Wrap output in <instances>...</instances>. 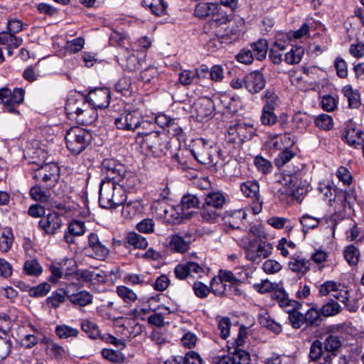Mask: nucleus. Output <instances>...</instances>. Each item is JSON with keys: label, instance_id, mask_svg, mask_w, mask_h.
Instances as JSON below:
<instances>
[{"label": "nucleus", "instance_id": "49", "mask_svg": "<svg viewBox=\"0 0 364 364\" xmlns=\"http://www.w3.org/2000/svg\"><path fill=\"white\" fill-rule=\"evenodd\" d=\"M233 21L235 23V26H232L229 38H232V41H236L245 33V21L239 16L234 17Z\"/></svg>", "mask_w": 364, "mask_h": 364}, {"label": "nucleus", "instance_id": "18", "mask_svg": "<svg viewBox=\"0 0 364 364\" xmlns=\"http://www.w3.org/2000/svg\"><path fill=\"white\" fill-rule=\"evenodd\" d=\"M265 79L262 73L255 70L248 73L245 77V86L250 93H257L265 87Z\"/></svg>", "mask_w": 364, "mask_h": 364}, {"label": "nucleus", "instance_id": "44", "mask_svg": "<svg viewBox=\"0 0 364 364\" xmlns=\"http://www.w3.org/2000/svg\"><path fill=\"white\" fill-rule=\"evenodd\" d=\"M321 309L318 311L315 306L310 308L304 314L305 323L306 326H319L321 322Z\"/></svg>", "mask_w": 364, "mask_h": 364}, {"label": "nucleus", "instance_id": "11", "mask_svg": "<svg viewBox=\"0 0 364 364\" xmlns=\"http://www.w3.org/2000/svg\"><path fill=\"white\" fill-rule=\"evenodd\" d=\"M114 123L117 129L122 130L134 131L139 127H154V124L143 120L141 114L137 111L121 114L114 119Z\"/></svg>", "mask_w": 364, "mask_h": 364}, {"label": "nucleus", "instance_id": "48", "mask_svg": "<svg viewBox=\"0 0 364 364\" xmlns=\"http://www.w3.org/2000/svg\"><path fill=\"white\" fill-rule=\"evenodd\" d=\"M247 213L245 210H235L229 214V228L232 229H239L240 224L245 219Z\"/></svg>", "mask_w": 364, "mask_h": 364}, {"label": "nucleus", "instance_id": "29", "mask_svg": "<svg viewBox=\"0 0 364 364\" xmlns=\"http://www.w3.org/2000/svg\"><path fill=\"white\" fill-rule=\"evenodd\" d=\"M346 141L350 146L358 148L364 144V134L360 129L348 128L345 132Z\"/></svg>", "mask_w": 364, "mask_h": 364}, {"label": "nucleus", "instance_id": "3", "mask_svg": "<svg viewBox=\"0 0 364 364\" xmlns=\"http://www.w3.org/2000/svg\"><path fill=\"white\" fill-rule=\"evenodd\" d=\"M66 146L74 155H79L91 144L93 137L90 131L80 127L70 128L65 135Z\"/></svg>", "mask_w": 364, "mask_h": 364}, {"label": "nucleus", "instance_id": "57", "mask_svg": "<svg viewBox=\"0 0 364 364\" xmlns=\"http://www.w3.org/2000/svg\"><path fill=\"white\" fill-rule=\"evenodd\" d=\"M338 98L330 95L322 97L321 105L323 110L326 112L334 111L338 106Z\"/></svg>", "mask_w": 364, "mask_h": 364}, {"label": "nucleus", "instance_id": "4", "mask_svg": "<svg viewBox=\"0 0 364 364\" xmlns=\"http://www.w3.org/2000/svg\"><path fill=\"white\" fill-rule=\"evenodd\" d=\"M30 163L35 164L37 168L33 169V178L36 182L43 183L46 189L54 187L60 178V167L55 163H39L36 161H31Z\"/></svg>", "mask_w": 364, "mask_h": 364}, {"label": "nucleus", "instance_id": "38", "mask_svg": "<svg viewBox=\"0 0 364 364\" xmlns=\"http://www.w3.org/2000/svg\"><path fill=\"white\" fill-rule=\"evenodd\" d=\"M304 54V49L301 46H292L291 50L285 53L284 61L289 65L299 63Z\"/></svg>", "mask_w": 364, "mask_h": 364}, {"label": "nucleus", "instance_id": "2", "mask_svg": "<svg viewBox=\"0 0 364 364\" xmlns=\"http://www.w3.org/2000/svg\"><path fill=\"white\" fill-rule=\"evenodd\" d=\"M195 15L200 18L213 16L214 18L211 25L215 28L217 36L221 38L228 36V15L221 11L218 4L199 3L196 6Z\"/></svg>", "mask_w": 364, "mask_h": 364}, {"label": "nucleus", "instance_id": "19", "mask_svg": "<svg viewBox=\"0 0 364 364\" xmlns=\"http://www.w3.org/2000/svg\"><path fill=\"white\" fill-rule=\"evenodd\" d=\"M32 328V333L23 336L21 339V344L25 348H31L38 343L48 345L50 338L38 328Z\"/></svg>", "mask_w": 364, "mask_h": 364}, {"label": "nucleus", "instance_id": "37", "mask_svg": "<svg viewBox=\"0 0 364 364\" xmlns=\"http://www.w3.org/2000/svg\"><path fill=\"white\" fill-rule=\"evenodd\" d=\"M320 309L322 316L330 317L340 314L343 308L337 301L333 299H330L326 301Z\"/></svg>", "mask_w": 364, "mask_h": 364}, {"label": "nucleus", "instance_id": "30", "mask_svg": "<svg viewBox=\"0 0 364 364\" xmlns=\"http://www.w3.org/2000/svg\"><path fill=\"white\" fill-rule=\"evenodd\" d=\"M67 298L74 305L85 306L92 302L93 296L90 292L83 290L71 294L68 293Z\"/></svg>", "mask_w": 364, "mask_h": 364}, {"label": "nucleus", "instance_id": "12", "mask_svg": "<svg viewBox=\"0 0 364 364\" xmlns=\"http://www.w3.org/2000/svg\"><path fill=\"white\" fill-rule=\"evenodd\" d=\"M247 336V328L244 325H240L235 341L236 348H235L234 352L232 353V355L229 356V360H231L232 364H250V354L240 348V346H243Z\"/></svg>", "mask_w": 364, "mask_h": 364}, {"label": "nucleus", "instance_id": "64", "mask_svg": "<svg viewBox=\"0 0 364 364\" xmlns=\"http://www.w3.org/2000/svg\"><path fill=\"white\" fill-rule=\"evenodd\" d=\"M323 353V343L320 341H314L309 350V359L313 361H317L321 358Z\"/></svg>", "mask_w": 364, "mask_h": 364}, {"label": "nucleus", "instance_id": "16", "mask_svg": "<svg viewBox=\"0 0 364 364\" xmlns=\"http://www.w3.org/2000/svg\"><path fill=\"white\" fill-rule=\"evenodd\" d=\"M214 109V104L209 97H200L192 106V112L195 113L198 121H203L210 117Z\"/></svg>", "mask_w": 364, "mask_h": 364}, {"label": "nucleus", "instance_id": "42", "mask_svg": "<svg viewBox=\"0 0 364 364\" xmlns=\"http://www.w3.org/2000/svg\"><path fill=\"white\" fill-rule=\"evenodd\" d=\"M23 43V39L9 32L0 33V44L7 45L8 47L18 48Z\"/></svg>", "mask_w": 364, "mask_h": 364}, {"label": "nucleus", "instance_id": "52", "mask_svg": "<svg viewBox=\"0 0 364 364\" xmlns=\"http://www.w3.org/2000/svg\"><path fill=\"white\" fill-rule=\"evenodd\" d=\"M29 193L32 199L40 202L47 201L50 196L47 191L43 189L40 183L33 186L30 189Z\"/></svg>", "mask_w": 364, "mask_h": 364}, {"label": "nucleus", "instance_id": "35", "mask_svg": "<svg viewBox=\"0 0 364 364\" xmlns=\"http://www.w3.org/2000/svg\"><path fill=\"white\" fill-rule=\"evenodd\" d=\"M123 281L129 285H144L149 284L151 282L149 274H133L127 273L124 275Z\"/></svg>", "mask_w": 364, "mask_h": 364}, {"label": "nucleus", "instance_id": "10", "mask_svg": "<svg viewBox=\"0 0 364 364\" xmlns=\"http://www.w3.org/2000/svg\"><path fill=\"white\" fill-rule=\"evenodd\" d=\"M194 158L201 164L210 166H223L225 157L222 156L221 150L217 146H203L198 151H191Z\"/></svg>", "mask_w": 364, "mask_h": 364}, {"label": "nucleus", "instance_id": "39", "mask_svg": "<svg viewBox=\"0 0 364 364\" xmlns=\"http://www.w3.org/2000/svg\"><path fill=\"white\" fill-rule=\"evenodd\" d=\"M343 256L349 265L355 266L359 262L360 251L355 245H349L344 248Z\"/></svg>", "mask_w": 364, "mask_h": 364}, {"label": "nucleus", "instance_id": "58", "mask_svg": "<svg viewBox=\"0 0 364 364\" xmlns=\"http://www.w3.org/2000/svg\"><path fill=\"white\" fill-rule=\"evenodd\" d=\"M323 345L326 351L334 353L341 348V341L338 336L330 335L325 339Z\"/></svg>", "mask_w": 364, "mask_h": 364}, {"label": "nucleus", "instance_id": "62", "mask_svg": "<svg viewBox=\"0 0 364 364\" xmlns=\"http://www.w3.org/2000/svg\"><path fill=\"white\" fill-rule=\"evenodd\" d=\"M50 285L46 282L31 287L29 296L35 298L45 296L50 291Z\"/></svg>", "mask_w": 364, "mask_h": 364}, {"label": "nucleus", "instance_id": "24", "mask_svg": "<svg viewBox=\"0 0 364 364\" xmlns=\"http://www.w3.org/2000/svg\"><path fill=\"white\" fill-rule=\"evenodd\" d=\"M311 262L301 255H293L288 263L289 269L301 276L310 269Z\"/></svg>", "mask_w": 364, "mask_h": 364}, {"label": "nucleus", "instance_id": "55", "mask_svg": "<svg viewBox=\"0 0 364 364\" xmlns=\"http://www.w3.org/2000/svg\"><path fill=\"white\" fill-rule=\"evenodd\" d=\"M300 223L303 226V232H306L309 229H314L320 223V219L311 216L308 214L303 215L299 219Z\"/></svg>", "mask_w": 364, "mask_h": 364}, {"label": "nucleus", "instance_id": "9", "mask_svg": "<svg viewBox=\"0 0 364 364\" xmlns=\"http://www.w3.org/2000/svg\"><path fill=\"white\" fill-rule=\"evenodd\" d=\"M294 143L289 135L279 136L272 139V146L280 151L274 159V164L277 168H282L295 156V153L289 149Z\"/></svg>", "mask_w": 364, "mask_h": 364}, {"label": "nucleus", "instance_id": "28", "mask_svg": "<svg viewBox=\"0 0 364 364\" xmlns=\"http://www.w3.org/2000/svg\"><path fill=\"white\" fill-rule=\"evenodd\" d=\"M228 282V270H220V274L212 279L210 288L215 295L222 296L225 294Z\"/></svg>", "mask_w": 364, "mask_h": 364}, {"label": "nucleus", "instance_id": "27", "mask_svg": "<svg viewBox=\"0 0 364 364\" xmlns=\"http://www.w3.org/2000/svg\"><path fill=\"white\" fill-rule=\"evenodd\" d=\"M141 4L149 8L151 13L157 16H163L168 14V3L164 0H142Z\"/></svg>", "mask_w": 364, "mask_h": 364}, {"label": "nucleus", "instance_id": "33", "mask_svg": "<svg viewBox=\"0 0 364 364\" xmlns=\"http://www.w3.org/2000/svg\"><path fill=\"white\" fill-rule=\"evenodd\" d=\"M267 223L275 229L285 228L288 232H291L295 226V223L284 217L272 216L268 218Z\"/></svg>", "mask_w": 364, "mask_h": 364}, {"label": "nucleus", "instance_id": "60", "mask_svg": "<svg viewBox=\"0 0 364 364\" xmlns=\"http://www.w3.org/2000/svg\"><path fill=\"white\" fill-rule=\"evenodd\" d=\"M254 163L257 170L264 174L270 173L272 170L271 162L261 156H255Z\"/></svg>", "mask_w": 364, "mask_h": 364}, {"label": "nucleus", "instance_id": "34", "mask_svg": "<svg viewBox=\"0 0 364 364\" xmlns=\"http://www.w3.org/2000/svg\"><path fill=\"white\" fill-rule=\"evenodd\" d=\"M250 47L253 56L257 60H262L266 58L268 50V43L267 40L259 39L251 43Z\"/></svg>", "mask_w": 364, "mask_h": 364}, {"label": "nucleus", "instance_id": "7", "mask_svg": "<svg viewBox=\"0 0 364 364\" xmlns=\"http://www.w3.org/2000/svg\"><path fill=\"white\" fill-rule=\"evenodd\" d=\"M255 132L253 124L244 122H231L229 125V144L232 143L234 148L240 149L245 140L250 139Z\"/></svg>", "mask_w": 364, "mask_h": 364}, {"label": "nucleus", "instance_id": "20", "mask_svg": "<svg viewBox=\"0 0 364 364\" xmlns=\"http://www.w3.org/2000/svg\"><path fill=\"white\" fill-rule=\"evenodd\" d=\"M272 300L277 301L279 306L286 311L289 309H301V304L295 300H291L288 297L287 293L282 289H277L271 293Z\"/></svg>", "mask_w": 364, "mask_h": 364}, {"label": "nucleus", "instance_id": "41", "mask_svg": "<svg viewBox=\"0 0 364 364\" xmlns=\"http://www.w3.org/2000/svg\"><path fill=\"white\" fill-rule=\"evenodd\" d=\"M204 200L207 206L219 208L224 205L225 198L218 192H210L205 196Z\"/></svg>", "mask_w": 364, "mask_h": 364}, {"label": "nucleus", "instance_id": "53", "mask_svg": "<svg viewBox=\"0 0 364 364\" xmlns=\"http://www.w3.org/2000/svg\"><path fill=\"white\" fill-rule=\"evenodd\" d=\"M116 291L118 296L126 303H132L137 299L136 293L127 287L118 286L117 287Z\"/></svg>", "mask_w": 364, "mask_h": 364}, {"label": "nucleus", "instance_id": "15", "mask_svg": "<svg viewBox=\"0 0 364 364\" xmlns=\"http://www.w3.org/2000/svg\"><path fill=\"white\" fill-rule=\"evenodd\" d=\"M205 271L203 267L194 262H187L176 265L174 269L176 277L179 279H185L187 277H201Z\"/></svg>", "mask_w": 364, "mask_h": 364}, {"label": "nucleus", "instance_id": "56", "mask_svg": "<svg viewBox=\"0 0 364 364\" xmlns=\"http://www.w3.org/2000/svg\"><path fill=\"white\" fill-rule=\"evenodd\" d=\"M200 203V199L196 195L186 194L181 198V208L182 210L196 208L199 205Z\"/></svg>", "mask_w": 364, "mask_h": 364}, {"label": "nucleus", "instance_id": "8", "mask_svg": "<svg viewBox=\"0 0 364 364\" xmlns=\"http://www.w3.org/2000/svg\"><path fill=\"white\" fill-rule=\"evenodd\" d=\"M25 91L22 88L16 87L13 90L7 87L0 89V104L4 105L6 112L19 114L17 107L24 100Z\"/></svg>", "mask_w": 364, "mask_h": 364}, {"label": "nucleus", "instance_id": "21", "mask_svg": "<svg viewBox=\"0 0 364 364\" xmlns=\"http://www.w3.org/2000/svg\"><path fill=\"white\" fill-rule=\"evenodd\" d=\"M193 240L194 237L191 233H186L183 236L176 234L172 235L169 245L174 252L183 253L190 249V244Z\"/></svg>", "mask_w": 364, "mask_h": 364}, {"label": "nucleus", "instance_id": "6", "mask_svg": "<svg viewBox=\"0 0 364 364\" xmlns=\"http://www.w3.org/2000/svg\"><path fill=\"white\" fill-rule=\"evenodd\" d=\"M240 245L245 249L247 258L255 264H259L263 259L268 257L272 250L270 243L258 242L257 240H251L247 237H242Z\"/></svg>", "mask_w": 364, "mask_h": 364}, {"label": "nucleus", "instance_id": "5", "mask_svg": "<svg viewBox=\"0 0 364 364\" xmlns=\"http://www.w3.org/2000/svg\"><path fill=\"white\" fill-rule=\"evenodd\" d=\"M142 137L143 145L149 149L155 157L166 155L168 151V141L166 135L158 131L138 132L137 137Z\"/></svg>", "mask_w": 364, "mask_h": 364}, {"label": "nucleus", "instance_id": "54", "mask_svg": "<svg viewBox=\"0 0 364 364\" xmlns=\"http://www.w3.org/2000/svg\"><path fill=\"white\" fill-rule=\"evenodd\" d=\"M299 309H289L287 311L289 314V320L294 328H299L304 323H305L304 316L303 314L298 311Z\"/></svg>", "mask_w": 364, "mask_h": 364}, {"label": "nucleus", "instance_id": "26", "mask_svg": "<svg viewBox=\"0 0 364 364\" xmlns=\"http://www.w3.org/2000/svg\"><path fill=\"white\" fill-rule=\"evenodd\" d=\"M258 321L262 326L266 327L276 334H279L282 331V325L272 319L266 309H259Z\"/></svg>", "mask_w": 364, "mask_h": 364}, {"label": "nucleus", "instance_id": "43", "mask_svg": "<svg viewBox=\"0 0 364 364\" xmlns=\"http://www.w3.org/2000/svg\"><path fill=\"white\" fill-rule=\"evenodd\" d=\"M240 189L246 197L253 199L259 196V186L256 181L244 182L241 184Z\"/></svg>", "mask_w": 364, "mask_h": 364}, {"label": "nucleus", "instance_id": "17", "mask_svg": "<svg viewBox=\"0 0 364 364\" xmlns=\"http://www.w3.org/2000/svg\"><path fill=\"white\" fill-rule=\"evenodd\" d=\"M88 246L94 253L93 257L104 261L109 255V249L107 244L102 242L98 235L92 232L88 236Z\"/></svg>", "mask_w": 364, "mask_h": 364}, {"label": "nucleus", "instance_id": "59", "mask_svg": "<svg viewBox=\"0 0 364 364\" xmlns=\"http://www.w3.org/2000/svg\"><path fill=\"white\" fill-rule=\"evenodd\" d=\"M68 293H69L68 291H64L63 293L58 292V291L53 292L50 296L47 298V299H46L47 305L51 308H55V309L58 308L60 304L65 301V295L67 296V294H68Z\"/></svg>", "mask_w": 364, "mask_h": 364}, {"label": "nucleus", "instance_id": "47", "mask_svg": "<svg viewBox=\"0 0 364 364\" xmlns=\"http://www.w3.org/2000/svg\"><path fill=\"white\" fill-rule=\"evenodd\" d=\"M43 272V267L36 259L26 260L23 264V272L29 276H39Z\"/></svg>", "mask_w": 364, "mask_h": 364}, {"label": "nucleus", "instance_id": "25", "mask_svg": "<svg viewBox=\"0 0 364 364\" xmlns=\"http://www.w3.org/2000/svg\"><path fill=\"white\" fill-rule=\"evenodd\" d=\"M86 102V99L84 98V95L80 96V98H75V97H70L68 99L65 109L69 119H74L75 115L78 114L80 111L82 110V107Z\"/></svg>", "mask_w": 364, "mask_h": 364}, {"label": "nucleus", "instance_id": "46", "mask_svg": "<svg viewBox=\"0 0 364 364\" xmlns=\"http://www.w3.org/2000/svg\"><path fill=\"white\" fill-rule=\"evenodd\" d=\"M55 332L56 335L61 339H67L71 337H77L79 331L68 325H58L55 327Z\"/></svg>", "mask_w": 364, "mask_h": 364}, {"label": "nucleus", "instance_id": "36", "mask_svg": "<svg viewBox=\"0 0 364 364\" xmlns=\"http://www.w3.org/2000/svg\"><path fill=\"white\" fill-rule=\"evenodd\" d=\"M81 328L89 338L92 339H97L100 338L104 339V337L100 336V331L98 326L90 320H82L80 323Z\"/></svg>", "mask_w": 364, "mask_h": 364}, {"label": "nucleus", "instance_id": "13", "mask_svg": "<svg viewBox=\"0 0 364 364\" xmlns=\"http://www.w3.org/2000/svg\"><path fill=\"white\" fill-rule=\"evenodd\" d=\"M84 98L95 109H104L109 105L110 90L107 87H96L84 95Z\"/></svg>", "mask_w": 364, "mask_h": 364}, {"label": "nucleus", "instance_id": "51", "mask_svg": "<svg viewBox=\"0 0 364 364\" xmlns=\"http://www.w3.org/2000/svg\"><path fill=\"white\" fill-rule=\"evenodd\" d=\"M316 126L322 130H330L333 127L332 117L327 114H321L314 119Z\"/></svg>", "mask_w": 364, "mask_h": 364}, {"label": "nucleus", "instance_id": "45", "mask_svg": "<svg viewBox=\"0 0 364 364\" xmlns=\"http://www.w3.org/2000/svg\"><path fill=\"white\" fill-rule=\"evenodd\" d=\"M274 108L269 105H264L262 108V114L260 116V121L262 124L266 126H272L277 121V117L274 112Z\"/></svg>", "mask_w": 364, "mask_h": 364}, {"label": "nucleus", "instance_id": "32", "mask_svg": "<svg viewBox=\"0 0 364 364\" xmlns=\"http://www.w3.org/2000/svg\"><path fill=\"white\" fill-rule=\"evenodd\" d=\"M342 92L347 98L350 108L357 109L360 106V96L358 90H353L350 85H348L343 87Z\"/></svg>", "mask_w": 364, "mask_h": 364}, {"label": "nucleus", "instance_id": "22", "mask_svg": "<svg viewBox=\"0 0 364 364\" xmlns=\"http://www.w3.org/2000/svg\"><path fill=\"white\" fill-rule=\"evenodd\" d=\"M333 192L334 197L333 199L329 198L328 204L333 208V210L336 214L344 210L346 208L345 194L343 193V190L341 189L326 188V191L324 193L325 197L327 198L328 197V193L330 196H332Z\"/></svg>", "mask_w": 364, "mask_h": 364}, {"label": "nucleus", "instance_id": "14", "mask_svg": "<svg viewBox=\"0 0 364 364\" xmlns=\"http://www.w3.org/2000/svg\"><path fill=\"white\" fill-rule=\"evenodd\" d=\"M63 225L62 218L60 214L53 211L41 218L38 222V226L44 233L47 235H55Z\"/></svg>", "mask_w": 364, "mask_h": 364}, {"label": "nucleus", "instance_id": "1", "mask_svg": "<svg viewBox=\"0 0 364 364\" xmlns=\"http://www.w3.org/2000/svg\"><path fill=\"white\" fill-rule=\"evenodd\" d=\"M101 170L104 178L100 184V205L110 209L123 205L127 200L125 189L134 187L136 177L113 159H104Z\"/></svg>", "mask_w": 364, "mask_h": 364}, {"label": "nucleus", "instance_id": "63", "mask_svg": "<svg viewBox=\"0 0 364 364\" xmlns=\"http://www.w3.org/2000/svg\"><path fill=\"white\" fill-rule=\"evenodd\" d=\"M125 70L129 72H134L141 67L140 61L134 54H129L126 58L125 63L122 65Z\"/></svg>", "mask_w": 364, "mask_h": 364}, {"label": "nucleus", "instance_id": "61", "mask_svg": "<svg viewBox=\"0 0 364 364\" xmlns=\"http://www.w3.org/2000/svg\"><path fill=\"white\" fill-rule=\"evenodd\" d=\"M277 248L280 251V253L284 257L289 255V250H294L296 245L292 241H289L285 237H282L279 240Z\"/></svg>", "mask_w": 364, "mask_h": 364}, {"label": "nucleus", "instance_id": "50", "mask_svg": "<svg viewBox=\"0 0 364 364\" xmlns=\"http://www.w3.org/2000/svg\"><path fill=\"white\" fill-rule=\"evenodd\" d=\"M127 240L130 245L135 248L145 249L148 245L146 238L134 232H129L127 235Z\"/></svg>", "mask_w": 364, "mask_h": 364}, {"label": "nucleus", "instance_id": "31", "mask_svg": "<svg viewBox=\"0 0 364 364\" xmlns=\"http://www.w3.org/2000/svg\"><path fill=\"white\" fill-rule=\"evenodd\" d=\"M287 48V44L284 42L276 41L269 49V58L275 65H279L284 58H283L282 51Z\"/></svg>", "mask_w": 364, "mask_h": 364}, {"label": "nucleus", "instance_id": "23", "mask_svg": "<svg viewBox=\"0 0 364 364\" xmlns=\"http://www.w3.org/2000/svg\"><path fill=\"white\" fill-rule=\"evenodd\" d=\"M97 117V109L86 102L84 106L82 107V110L80 111L78 114L75 115V120L77 124L90 125L96 121Z\"/></svg>", "mask_w": 364, "mask_h": 364}, {"label": "nucleus", "instance_id": "40", "mask_svg": "<svg viewBox=\"0 0 364 364\" xmlns=\"http://www.w3.org/2000/svg\"><path fill=\"white\" fill-rule=\"evenodd\" d=\"M114 90L125 97H129L132 92V81L129 77H122L114 84Z\"/></svg>", "mask_w": 364, "mask_h": 364}]
</instances>
